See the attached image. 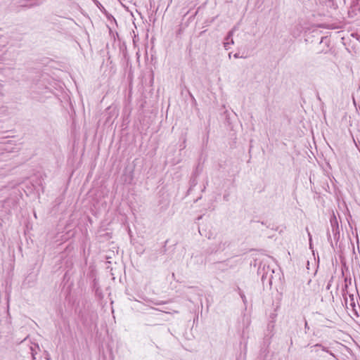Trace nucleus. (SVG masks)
I'll return each mask as SVG.
<instances>
[{"label":"nucleus","instance_id":"nucleus-4","mask_svg":"<svg viewBox=\"0 0 360 360\" xmlns=\"http://www.w3.org/2000/svg\"><path fill=\"white\" fill-rule=\"evenodd\" d=\"M327 236H328V240L330 242L331 247L333 248H334V244H333V239H332V236H331V233H330V231H328Z\"/></svg>","mask_w":360,"mask_h":360},{"label":"nucleus","instance_id":"nucleus-3","mask_svg":"<svg viewBox=\"0 0 360 360\" xmlns=\"http://www.w3.org/2000/svg\"><path fill=\"white\" fill-rule=\"evenodd\" d=\"M237 290L238 292V294L240 295V297H241L243 303L245 304L246 302H247V299H246V297L245 295V294L243 293V292L240 289V288H237Z\"/></svg>","mask_w":360,"mask_h":360},{"label":"nucleus","instance_id":"nucleus-12","mask_svg":"<svg viewBox=\"0 0 360 360\" xmlns=\"http://www.w3.org/2000/svg\"><path fill=\"white\" fill-rule=\"evenodd\" d=\"M351 306H352L353 307H355V304L354 302L351 303Z\"/></svg>","mask_w":360,"mask_h":360},{"label":"nucleus","instance_id":"nucleus-9","mask_svg":"<svg viewBox=\"0 0 360 360\" xmlns=\"http://www.w3.org/2000/svg\"><path fill=\"white\" fill-rule=\"evenodd\" d=\"M304 328H305V329H309L308 323L307 321H305Z\"/></svg>","mask_w":360,"mask_h":360},{"label":"nucleus","instance_id":"nucleus-10","mask_svg":"<svg viewBox=\"0 0 360 360\" xmlns=\"http://www.w3.org/2000/svg\"><path fill=\"white\" fill-rule=\"evenodd\" d=\"M224 199L225 200H228V196H227V195H224Z\"/></svg>","mask_w":360,"mask_h":360},{"label":"nucleus","instance_id":"nucleus-11","mask_svg":"<svg viewBox=\"0 0 360 360\" xmlns=\"http://www.w3.org/2000/svg\"><path fill=\"white\" fill-rule=\"evenodd\" d=\"M195 184H196L195 180V179H193V180L192 181V184H193V185H195Z\"/></svg>","mask_w":360,"mask_h":360},{"label":"nucleus","instance_id":"nucleus-13","mask_svg":"<svg viewBox=\"0 0 360 360\" xmlns=\"http://www.w3.org/2000/svg\"><path fill=\"white\" fill-rule=\"evenodd\" d=\"M264 278H265V276H264V275H263L262 277V281H264Z\"/></svg>","mask_w":360,"mask_h":360},{"label":"nucleus","instance_id":"nucleus-7","mask_svg":"<svg viewBox=\"0 0 360 360\" xmlns=\"http://www.w3.org/2000/svg\"><path fill=\"white\" fill-rule=\"evenodd\" d=\"M39 5V3H33V4H30V5H26V6L31 8V7H34V6H37Z\"/></svg>","mask_w":360,"mask_h":360},{"label":"nucleus","instance_id":"nucleus-1","mask_svg":"<svg viewBox=\"0 0 360 360\" xmlns=\"http://www.w3.org/2000/svg\"><path fill=\"white\" fill-rule=\"evenodd\" d=\"M330 226H331V233L333 235V238L335 245H337V244L340 240V233L338 222L337 218L334 214L331 216V217L330 219Z\"/></svg>","mask_w":360,"mask_h":360},{"label":"nucleus","instance_id":"nucleus-8","mask_svg":"<svg viewBox=\"0 0 360 360\" xmlns=\"http://www.w3.org/2000/svg\"><path fill=\"white\" fill-rule=\"evenodd\" d=\"M307 231L308 232V236H309V238L310 248H311V233L309 232L308 229H307Z\"/></svg>","mask_w":360,"mask_h":360},{"label":"nucleus","instance_id":"nucleus-5","mask_svg":"<svg viewBox=\"0 0 360 360\" xmlns=\"http://www.w3.org/2000/svg\"><path fill=\"white\" fill-rule=\"evenodd\" d=\"M233 57L235 58H246L247 56H240L239 53H236L233 55Z\"/></svg>","mask_w":360,"mask_h":360},{"label":"nucleus","instance_id":"nucleus-6","mask_svg":"<svg viewBox=\"0 0 360 360\" xmlns=\"http://www.w3.org/2000/svg\"><path fill=\"white\" fill-rule=\"evenodd\" d=\"M225 246H226V243H221L219 244V248L217 250H224L225 248Z\"/></svg>","mask_w":360,"mask_h":360},{"label":"nucleus","instance_id":"nucleus-14","mask_svg":"<svg viewBox=\"0 0 360 360\" xmlns=\"http://www.w3.org/2000/svg\"><path fill=\"white\" fill-rule=\"evenodd\" d=\"M231 57V53H229V58H230Z\"/></svg>","mask_w":360,"mask_h":360},{"label":"nucleus","instance_id":"nucleus-2","mask_svg":"<svg viewBox=\"0 0 360 360\" xmlns=\"http://www.w3.org/2000/svg\"><path fill=\"white\" fill-rule=\"evenodd\" d=\"M235 30H236V27H233L232 30H231L228 32L226 37L224 39V47L226 50H229L230 49V45L234 44L233 36Z\"/></svg>","mask_w":360,"mask_h":360}]
</instances>
